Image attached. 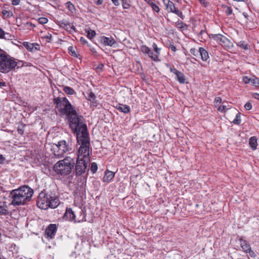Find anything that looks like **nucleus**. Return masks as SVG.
Listing matches in <instances>:
<instances>
[{
	"mask_svg": "<svg viewBox=\"0 0 259 259\" xmlns=\"http://www.w3.org/2000/svg\"><path fill=\"white\" fill-rule=\"evenodd\" d=\"M212 38L214 40L219 41L220 43L226 44L229 40L224 35L221 34H216L212 35Z\"/></svg>",
	"mask_w": 259,
	"mask_h": 259,
	"instance_id": "obj_16",
	"label": "nucleus"
},
{
	"mask_svg": "<svg viewBox=\"0 0 259 259\" xmlns=\"http://www.w3.org/2000/svg\"><path fill=\"white\" fill-rule=\"evenodd\" d=\"M33 193L32 189L26 185L17 189V205L23 204L26 201L29 200Z\"/></svg>",
	"mask_w": 259,
	"mask_h": 259,
	"instance_id": "obj_5",
	"label": "nucleus"
},
{
	"mask_svg": "<svg viewBox=\"0 0 259 259\" xmlns=\"http://www.w3.org/2000/svg\"><path fill=\"white\" fill-rule=\"evenodd\" d=\"M199 54L201 56V59L203 61H206L209 58V55L207 51L203 48L200 47L199 48Z\"/></svg>",
	"mask_w": 259,
	"mask_h": 259,
	"instance_id": "obj_20",
	"label": "nucleus"
},
{
	"mask_svg": "<svg viewBox=\"0 0 259 259\" xmlns=\"http://www.w3.org/2000/svg\"><path fill=\"white\" fill-rule=\"evenodd\" d=\"M16 66V63L14 59H12L10 56L7 54L5 61L2 62L0 65V72L2 73H8L14 68Z\"/></svg>",
	"mask_w": 259,
	"mask_h": 259,
	"instance_id": "obj_6",
	"label": "nucleus"
},
{
	"mask_svg": "<svg viewBox=\"0 0 259 259\" xmlns=\"http://www.w3.org/2000/svg\"><path fill=\"white\" fill-rule=\"evenodd\" d=\"M3 16L5 18H10L12 16V13L10 11L3 10L2 12Z\"/></svg>",
	"mask_w": 259,
	"mask_h": 259,
	"instance_id": "obj_30",
	"label": "nucleus"
},
{
	"mask_svg": "<svg viewBox=\"0 0 259 259\" xmlns=\"http://www.w3.org/2000/svg\"><path fill=\"white\" fill-rule=\"evenodd\" d=\"M145 1L150 6L151 5V3H153V2L151 1V0H145Z\"/></svg>",
	"mask_w": 259,
	"mask_h": 259,
	"instance_id": "obj_60",
	"label": "nucleus"
},
{
	"mask_svg": "<svg viewBox=\"0 0 259 259\" xmlns=\"http://www.w3.org/2000/svg\"><path fill=\"white\" fill-rule=\"evenodd\" d=\"M148 55L149 57L153 61H157L158 60V55L156 54H154L152 50L150 49V51L147 54Z\"/></svg>",
	"mask_w": 259,
	"mask_h": 259,
	"instance_id": "obj_28",
	"label": "nucleus"
},
{
	"mask_svg": "<svg viewBox=\"0 0 259 259\" xmlns=\"http://www.w3.org/2000/svg\"><path fill=\"white\" fill-rule=\"evenodd\" d=\"M71 131L76 135L77 143L80 145L77 158L90 161V138L86 124H79L75 128L71 129Z\"/></svg>",
	"mask_w": 259,
	"mask_h": 259,
	"instance_id": "obj_2",
	"label": "nucleus"
},
{
	"mask_svg": "<svg viewBox=\"0 0 259 259\" xmlns=\"http://www.w3.org/2000/svg\"><path fill=\"white\" fill-rule=\"evenodd\" d=\"M5 32L0 27V38H2L5 36Z\"/></svg>",
	"mask_w": 259,
	"mask_h": 259,
	"instance_id": "obj_52",
	"label": "nucleus"
},
{
	"mask_svg": "<svg viewBox=\"0 0 259 259\" xmlns=\"http://www.w3.org/2000/svg\"><path fill=\"white\" fill-rule=\"evenodd\" d=\"M252 97L258 100H259V94L257 93H254L252 94Z\"/></svg>",
	"mask_w": 259,
	"mask_h": 259,
	"instance_id": "obj_53",
	"label": "nucleus"
},
{
	"mask_svg": "<svg viewBox=\"0 0 259 259\" xmlns=\"http://www.w3.org/2000/svg\"><path fill=\"white\" fill-rule=\"evenodd\" d=\"M122 5L124 9H128L130 7V5L128 4L127 0H122Z\"/></svg>",
	"mask_w": 259,
	"mask_h": 259,
	"instance_id": "obj_38",
	"label": "nucleus"
},
{
	"mask_svg": "<svg viewBox=\"0 0 259 259\" xmlns=\"http://www.w3.org/2000/svg\"><path fill=\"white\" fill-rule=\"evenodd\" d=\"M89 162L90 161H87L85 159L77 158L75 168L76 176H81L85 173Z\"/></svg>",
	"mask_w": 259,
	"mask_h": 259,
	"instance_id": "obj_8",
	"label": "nucleus"
},
{
	"mask_svg": "<svg viewBox=\"0 0 259 259\" xmlns=\"http://www.w3.org/2000/svg\"><path fill=\"white\" fill-rule=\"evenodd\" d=\"M250 84L252 86L259 87V78L257 77L251 78Z\"/></svg>",
	"mask_w": 259,
	"mask_h": 259,
	"instance_id": "obj_29",
	"label": "nucleus"
},
{
	"mask_svg": "<svg viewBox=\"0 0 259 259\" xmlns=\"http://www.w3.org/2000/svg\"><path fill=\"white\" fill-rule=\"evenodd\" d=\"M60 204L59 198L55 194L51 192L41 191L36 201L37 206L41 209L46 210L49 208H55Z\"/></svg>",
	"mask_w": 259,
	"mask_h": 259,
	"instance_id": "obj_3",
	"label": "nucleus"
},
{
	"mask_svg": "<svg viewBox=\"0 0 259 259\" xmlns=\"http://www.w3.org/2000/svg\"><path fill=\"white\" fill-rule=\"evenodd\" d=\"M241 121V113L238 112L235 116V119L232 121V122L237 125H239L240 124Z\"/></svg>",
	"mask_w": 259,
	"mask_h": 259,
	"instance_id": "obj_27",
	"label": "nucleus"
},
{
	"mask_svg": "<svg viewBox=\"0 0 259 259\" xmlns=\"http://www.w3.org/2000/svg\"><path fill=\"white\" fill-rule=\"evenodd\" d=\"M152 47H153L154 51H155L156 54H157L158 55L160 54V49L158 48L157 47V45L156 44H155V43H154L153 44Z\"/></svg>",
	"mask_w": 259,
	"mask_h": 259,
	"instance_id": "obj_43",
	"label": "nucleus"
},
{
	"mask_svg": "<svg viewBox=\"0 0 259 259\" xmlns=\"http://www.w3.org/2000/svg\"><path fill=\"white\" fill-rule=\"evenodd\" d=\"M115 173L109 170H106L104 176L103 178V181L105 183H109L114 178Z\"/></svg>",
	"mask_w": 259,
	"mask_h": 259,
	"instance_id": "obj_15",
	"label": "nucleus"
},
{
	"mask_svg": "<svg viewBox=\"0 0 259 259\" xmlns=\"http://www.w3.org/2000/svg\"><path fill=\"white\" fill-rule=\"evenodd\" d=\"M56 147L58 149L57 151H54V155L57 158L62 157L64 154L69 150V145L67 143L65 140H62L58 143V144L56 145Z\"/></svg>",
	"mask_w": 259,
	"mask_h": 259,
	"instance_id": "obj_7",
	"label": "nucleus"
},
{
	"mask_svg": "<svg viewBox=\"0 0 259 259\" xmlns=\"http://www.w3.org/2000/svg\"><path fill=\"white\" fill-rule=\"evenodd\" d=\"M100 41L105 46H112L116 43V41L113 38L104 36L100 37Z\"/></svg>",
	"mask_w": 259,
	"mask_h": 259,
	"instance_id": "obj_14",
	"label": "nucleus"
},
{
	"mask_svg": "<svg viewBox=\"0 0 259 259\" xmlns=\"http://www.w3.org/2000/svg\"><path fill=\"white\" fill-rule=\"evenodd\" d=\"M38 21L41 24H45L48 22V20L46 18L40 17L38 19Z\"/></svg>",
	"mask_w": 259,
	"mask_h": 259,
	"instance_id": "obj_40",
	"label": "nucleus"
},
{
	"mask_svg": "<svg viewBox=\"0 0 259 259\" xmlns=\"http://www.w3.org/2000/svg\"><path fill=\"white\" fill-rule=\"evenodd\" d=\"M222 101V99L221 97H216L214 99V103L215 104L220 103Z\"/></svg>",
	"mask_w": 259,
	"mask_h": 259,
	"instance_id": "obj_51",
	"label": "nucleus"
},
{
	"mask_svg": "<svg viewBox=\"0 0 259 259\" xmlns=\"http://www.w3.org/2000/svg\"><path fill=\"white\" fill-rule=\"evenodd\" d=\"M172 13L176 14L179 17H180L182 19H184L185 18L182 12L180 11L177 8H176L175 10Z\"/></svg>",
	"mask_w": 259,
	"mask_h": 259,
	"instance_id": "obj_33",
	"label": "nucleus"
},
{
	"mask_svg": "<svg viewBox=\"0 0 259 259\" xmlns=\"http://www.w3.org/2000/svg\"><path fill=\"white\" fill-rule=\"evenodd\" d=\"M74 160L70 157L58 161L53 167V169L58 174L66 176L70 174L74 166Z\"/></svg>",
	"mask_w": 259,
	"mask_h": 259,
	"instance_id": "obj_4",
	"label": "nucleus"
},
{
	"mask_svg": "<svg viewBox=\"0 0 259 259\" xmlns=\"http://www.w3.org/2000/svg\"><path fill=\"white\" fill-rule=\"evenodd\" d=\"M23 45L28 51L35 52L38 51L39 49V45L36 43H30L28 42H23Z\"/></svg>",
	"mask_w": 259,
	"mask_h": 259,
	"instance_id": "obj_13",
	"label": "nucleus"
},
{
	"mask_svg": "<svg viewBox=\"0 0 259 259\" xmlns=\"http://www.w3.org/2000/svg\"><path fill=\"white\" fill-rule=\"evenodd\" d=\"M57 230V226L56 224H50L45 230V234L47 237L53 238L55 236Z\"/></svg>",
	"mask_w": 259,
	"mask_h": 259,
	"instance_id": "obj_9",
	"label": "nucleus"
},
{
	"mask_svg": "<svg viewBox=\"0 0 259 259\" xmlns=\"http://www.w3.org/2000/svg\"><path fill=\"white\" fill-rule=\"evenodd\" d=\"M63 91L67 95H72L75 93L74 90L70 87H64L63 88Z\"/></svg>",
	"mask_w": 259,
	"mask_h": 259,
	"instance_id": "obj_26",
	"label": "nucleus"
},
{
	"mask_svg": "<svg viewBox=\"0 0 259 259\" xmlns=\"http://www.w3.org/2000/svg\"><path fill=\"white\" fill-rule=\"evenodd\" d=\"M116 108L119 111L125 114L130 112L131 109L129 106L124 104H119L116 106Z\"/></svg>",
	"mask_w": 259,
	"mask_h": 259,
	"instance_id": "obj_17",
	"label": "nucleus"
},
{
	"mask_svg": "<svg viewBox=\"0 0 259 259\" xmlns=\"http://www.w3.org/2000/svg\"><path fill=\"white\" fill-rule=\"evenodd\" d=\"M140 50L143 53L147 54L150 51V49L146 46H142L141 47Z\"/></svg>",
	"mask_w": 259,
	"mask_h": 259,
	"instance_id": "obj_36",
	"label": "nucleus"
},
{
	"mask_svg": "<svg viewBox=\"0 0 259 259\" xmlns=\"http://www.w3.org/2000/svg\"><path fill=\"white\" fill-rule=\"evenodd\" d=\"M190 51V53L195 56H197L199 54V50L198 51L195 48L191 49Z\"/></svg>",
	"mask_w": 259,
	"mask_h": 259,
	"instance_id": "obj_42",
	"label": "nucleus"
},
{
	"mask_svg": "<svg viewBox=\"0 0 259 259\" xmlns=\"http://www.w3.org/2000/svg\"><path fill=\"white\" fill-rule=\"evenodd\" d=\"M75 214L70 208H67L63 215V219L69 221H74L75 222H80L81 220H75Z\"/></svg>",
	"mask_w": 259,
	"mask_h": 259,
	"instance_id": "obj_11",
	"label": "nucleus"
},
{
	"mask_svg": "<svg viewBox=\"0 0 259 259\" xmlns=\"http://www.w3.org/2000/svg\"><path fill=\"white\" fill-rule=\"evenodd\" d=\"M224 8L225 9V13L228 16L232 14L233 11L231 7L226 6Z\"/></svg>",
	"mask_w": 259,
	"mask_h": 259,
	"instance_id": "obj_37",
	"label": "nucleus"
},
{
	"mask_svg": "<svg viewBox=\"0 0 259 259\" xmlns=\"http://www.w3.org/2000/svg\"><path fill=\"white\" fill-rule=\"evenodd\" d=\"M17 46L19 47L20 48H23V47L22 46H19L18 44L17 45Z\"/></svg>",
	"mask_w": 259,
	"mask_h": 259,
	"instance_id": "obj_64",
	"label": "nucleus"
},
{
	"mask_svg": "<svg viewBox=\"0 0 259 259\" xmlns=\"http://www.w3.org/2000/svg\"><path fill=\"white\" fill-rule=\"evenodd\" d=\"M12 37H14V36H12V35H11L10 33L5 32V36L3 37L2 38L10 39H12Z\"/></svg>",
	"mask_w": 259,
	"mask_h": 259,
	"instance_id": "obj_48",
	"label": "nucleus"
},
{
	"mask_svg": "<svg viewBox=\"0 0 259 259\" xmlns=\"http://www.w3.org/2000/svg\"><path fill=\"white\" fill-rule=\"evenodd\" d=\"M56 107L59 111L66 115L70 129L75 128L79 124L84 123L83 116L77 113L74 108L66 97H58L54 99Z\"/></svg>",
	"mask_w": 259,
	"mask_h": 259,
	"instance_id": "obj_1",
	"label": "nucleus"
},
{
	"mask_svg": "<svg viewBox=\"0 0 259 259\" xmlns=\"http://www.w3.org/2000/svg\"><path fill=\"white\" fill-rule=\"evenodd\" d=\"M16 4H17L16 0H12L13 5L15 6V5H16Z\"/></svg>",
	"mask_w": 259,
	"mask_h": 259,
	"instance_id": "obj_62",
	"label": "nucleus"
},
{
	"mask_svg": "<svg viewBox=\"0 0 259 259\" xmlns=\"http://www.w3.org/2000/svg\"><path fill=\"white\" fill-rule=\"evenodd\" d=\"M10 197L12 199L11 204L13 205H16V189L13 190L10 195Z\"/></svg>",
	"mask_w": 259,
	"mask_h": 259,
	"instance_id": "obj_24",
	"label": "nucleus"
},
{
	"mask_svg": "<svg viewBox=\"0 0 259 259\" xmlns=\"http://www.w3.org/2000/svg\"><path fill=\"white\" fill-rule=\"evenodd\" d=\"M251 78H248L247 76H244L243 78V81L245 84L250 83Z\"/></svg>",
	"mask_w": 259,
	"mask_h": 259,
	"instance_id": "obj_46",
	"label": "nucleus"
},
{
	"mask_svg": "<svg viewBox=\"0 0 259 259\" xmlns=\"http://www.w3.org/2000/svg\"><path fill=\"white\" fill-rule=\"evenodd\" d=\"M244 108L247 110H249L251 109V108H252L251 103L249 102H247L244 105Z\"/></svg>",
	"mask_w": 259,
	"mask_h": 259,
	"instance_id": "obj_45",
	"label": "nucleus"
},
{
	"mask_svg": "<svg viewBox=\"0 0 259 259\" xmlns=\"http://www.w3.org/2000/svg\"><path fill=\"white\" fill-rule=\"evenodd\" d=\"M103 0H98L97 2V5H101L103 4Z\"/></svg>",
	"mask_w": 259,
	"mask_h": 259,
	"instance_id": "obj_58",
	"label": "nucleus"
},
{
	"mask_svg": "<svg viewBox=\"0 0 259 259\" xmlns=\"http://www.w3.org/2000/svg\"><path fill=\"white\" fill-rule=\"evenodd\" d=\"M26 126L25 124L23 123H20V125L18 126L17 128V132L20 135H23L24 134V128Z\"/></svg>",
	"mask_w": 259,
	"mask_h": 259,
	"instance_id": "obj_32",
	"label": "nucleus"
},
{
	"mask_svg": "<svg viewBox=\"0 0 259 259\" xmlns=\"http://www.w3.org/2000/svg\"><path fill=\"white\" fill-rule=\"evenodd\" d=\"M96 35V32L94 30H90L88 32L87 36L88 37L91 39H92Z\"/></svg>",
	"mask_w": 259,
	"mask_h": 259,
	"instance_id": "obj_34",
	"label": "nucleus"
},
{
	"mask_svg": "<svg viewBox=\"0 0 259 259\" xmlns=\"http://www.w3.org/2000/svg\"><path fill=\"white\" fill-rule=\"evenodd\" d=\"M170 71L176 75L177 79L180 83L184 84L186 81L184 74L181 71L174 67L170 68Z\"/></svg>",
	"mask_w": 259,
	"mask_h": 259,
	"instance_id": "obj_10",
	"label": "nucleus"
},
{
	"mask_svg": "<svg viewBox=\"0 0 259 259\" xmlns=\"http://www.w3.org/2000/svg\"><path fill=\"white\" fill-rule=\"evenodd\" d=\"M66 5L69 11L71 12H72L73 10L75 9L74 6L70 2H67L66 3Z\"/></svg>",
	"mask_w": 259,
	"mask_h": 259,
	"instance_id": "obj_39",
	"label": "nucleus"
},
{
	"mask_svg": "<svg viewBox=\"0 0 259 259\" xmlns=\"http://www.w3.org/2000/svg\"><path fill=\"white\" fill-rule=\"evenodd\" d=\"M248 252L249 253V255L251 257H254L255 256V253L252 250H251V248H250V251H248Z\"/></svg>",
	"mask_w": 259,
	"mask_h": 259,
	"instance_id": "obj_55",
	"label": "nucleus"
},
{
	"mask_svg": "<svg viewBox=\"0 0 259 259\" xmlns=\"http://www.w3.org/2000/svg\"><path fill=\"white\" fill-rule=\"evenodd\" d=\"M198 1L201 4H203V5L205 4V0H198Z\"/></svg>",
	"mask_w": 259,
	"mask_h": 259,
	"instance_id": "obj_61",
	"label": "nucleus"
},
{
	"mask_svg": "<svg viewBox=\"0 0 259 259\" xmlns=\"http://www.w3.org/2000/svg\"><path fill=\"white\" fill-rule=\"evenodd\" d=\"M112 2L113 4L116 6H118L119 5L118 0H112Z\"/></svg>",
	"mask_w": 259,
	"mask_h": 259,
	"instance_id": "obj_54",
	"label": "nucleus"
},
{
	"mask_svg": "<svg viewBox=\"0 0 259 259\" xmlns=\"http://www.w3.org/2000/svg\"><path fill=\"white\" fill-rule=\"evenodd\" d=\"M86 98L88 100L91 101V106H97V103L96 100V97L93 92H90V93L86 97Z\"/></svg>",
	"mask_w": 259,
	"mask_h": 259,
	"instance_id": "obj_19",
	"label": "nucleus"
},
{
	"mask_svg": "<svg viewBox=\"0 0 259 259\" xmlns=\"http://www.w3.org/2000/svg\"><path fill=\"white\" fill-rule=\"evenodd\" d=\"M170 49H171V51H176V47L174 45H170Z\"/></svg>",
	"mask_w": 259,
	"mask_h": 259,
	"instance_id": "obj_57",
	"label": "nucleus"
},
{
	"mask_svg": "<svg viewBox=\"0 0 259 259\" xmlns=\"http://www.w3.org/2000/svg\"><path fill=\"white\" fill-rule=\"evenodd\" d=\"M176 26L181 29H183L187 26L183 22L178 21L176 23Z\"/></svg>",
	"mask_w": 259,
	"mask_h": 259,
	"instance_id": "obj_35",
	"label": "nucleus"
},
{
	"mask_svg": "<svg viewBox=\"0 0 259 259\" xmlns=\"http://www.w3.org/2000/svg\"><path fill=\"white\" fill-rule=\"evenodd\" d=\"M68 51L71 52V54L72 56L77 57V55L75 51L73 50V47H70L68 48Z\"/></svg>",
	"mask_w": 259,
	"mask_h": 259,
	"instance_id": "obj_44",
	"label": "nucleus"
},
{
	"mask_svg": "<svg viewBox=\"0 0 259 259\" xmlns=\"http://www.w3.org/2000/svg\"><path fill=\"white\" fill-rule=\"evenodd\" d=\"M249 143L252 149L255 150L256 149L257 146V139L255 137H251L249 139Z\"/></svg>",
	"mask_w": 259,
	"mask_h": 259,
	"instance_id": "obj_23",
	"label": "nucleus"
},
{
	"mask_svg": "<svg viewBox=\"0 0 259 259\" xmlns=\"http://www.w3.org/2000/svg\"><path fill=\"white\" fill-rule=\"evenodd\" d=\"M12 215L11 212L7 209V206L5 202H0V215Z\"/></svg>",
	"mask_w": 259,
	"mask_h": 259,
	"instance_id": "obj_18",
	"label": "nucleus"
},
{
	"mask_svg": "<svg viewBox=\"0 0 259 259\" xmlns=\"http://www.w3.org/2000/svg\"><path fill=\"white\" fill-rule=\"evenodd\" d=\"M237 46L241 49L247 50L249 49V46L244 41H240L237 44Z\"/></svg>",
	"mask_w": 259,
	"mask_h": 259,
	"instance_id": "obj_25",
	"label": "nucleus"
},
{
	"mask_svg": "<svg viewBox=\"0 0 259 259\" xmlns=\"http://www.w3.org/2000/svg\"><path fill=\"white\" fill-rule=\"evenodd\" d=\"M227 109V107L225 105L220 106L218 108V110L221 112H225L226 110Z\"/></svg>",
	"mask_w": 259,
	"mask_h": 259,
	"instance_id": "obj_47",
	"label": "nucleus"
},
{
	"mask_svg": "<svg viewBox=\"0 0 259 259\" xmlns=\"http://www.w3.org/2000/svg\"><path fill=\"white\" fill-rule=\"evenodd\" d=\"M5 158L2 155L0 154V163H2L4 161Z\"/></svg>",
	"mask_w": 259,
	"mask_h": 259,
	"instance_id": "obj_56",
	"label": "nucleus"
},
{
	"mask_svg": "<svg viewBox=\"0 0 259 259\" xmlns=\"http://www.w3.org/2000/svg\"><path fill=\"white\" fill-rule=\"evenodd\" d=\"M150 6L153 11H154L157 13L159 12L160 9L159 8V7L154 3H151Z\"/></svg>",
	"mask_w": 259,
	"mask_h": 259,
	"instance_id": "obj_41",
	"label": "nucleus"
},
{
	"mask_svg": "<svg viewBox=\"0 0 259 259\" xmlns=\"http://www.w3.org/2000/svg\"><path fill=\"white\" fill-rule=\"evenodd\" d=\"M59 25L61 28L69 31V32L75 31V27L67 20H63L60 21L59 22Z\"/></svg>",
	"mask_w": 259,
	"mask_h": 259,
	"instance_id": "obj_12",
	"label": "nucleus"
},
{
	"mask_svg": "<svg viewBox=\"0 0 259 259\" xmlns=\"http://www.w3.org/2000/svg\"><path fill=\"white\" fill-rule=\"evenodd\" d=\"M80 42L82 45H85L88 43L87 39L83 37L80 38Z\"/></svg>",
	"mask_w": 259,
	"mask_h": 259,
	"instance_id": "obj_49",
	"label": "nucleus"
},
{
	"mask_svg": "<svg viewBox=\"0 0 259 259\" xmlns=\"http://www.w3.org/2000/svg\"><path fill=\"white\" fill-rule=\"evenodd\" d=\"M91 171L93 174H95L98 169V165L96 162H92L90 168Z\"/></svg>",
	"mask_w": 259,
	"mask_h": 259,
	"instance_id": "obj_31",
	"label": "nucleus"
},
{
	"mask_svg": "<svg viewBox=\"0 0 259 259\" xmlns=\"http://www.w3.org/2000/svg\"><path fill=\"white\" fill-rule=\"evenodd\" d=\"M24 65V62L17 60V68L21 67Z\"/></svg>",
	"mask_w": 259,
	"mask_h": 259,
	"instance_id": "obj_50",
	"label": "nucleus"
},
{
	"mask_svg": "<svg viewBox=\"0 0 259 259\" xmlns=\"http://www.w3.org/2000/svg\"><path fill=\"white\" fill-rule=\"evenodd\" d=\"M6 86V83L5 82H1L0 81V87L2 88L3 87Z\"/></svg>",
	"mask_w": 259,
	"mask_h": 259,
	"instance_id": "obj_59",
	"label": "nucleus"
},
{
	"mask_svg": "<svg viewBox=\"0 0 259 259\" xmlns=\"http://www.w3.org/2000/svg\"><path fill=\"white\" fill-rule=\"evenodd\" d=\"M240 245L244 250V251L246 252H248V251H250L251 247L249 244L247 243V241L245 240H243V239H240Z\"/></svg>",
	"mask_w": 259,
	"mask_h": 259,
	"instance_id": "obj_21",
	"label": "nucleus"
},
{
	"mask_svg": "<svg viewBox=\"0 0 259 259\" xmlns=\"http://www.w3.org/2000/svg\"><path fill=\"white\" fill-rule=\"evenodd\" d=\"M204 32H205L204 31H203V30H202L200 32V34L201 35H202L203 33H204Z\"/></svg>",
	"mask_w": 259,
	"mask_h": 259,
	"instance_id": "obj_63",
	"label": "nucleus"
},
{
	"mask_svg": "<svg viewBox=\"0 0 259 259\" xmlns=\"http://www.w3.org/2000/svg\"><path fill=\"white\" fill-rule=\"evenodd\" d=\"M163 3L166 6V9L169 10V11L171 13H172L176 8L174 4L169 0H163Z\"/></svg>",
	"mask_w": 259,
	"mask_h": 259,
	"instance_id": "obj_22",
	"label": "nucleus"
}]
</instances>
